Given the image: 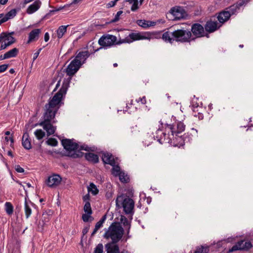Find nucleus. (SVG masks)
Here are the masks:
<instances>
[{
  "label": "nucleus",
  "instance_id": "1",
  "mask_svg": "<svg viewBox=\"0 0 253 253\" xmlns=\"http://www.w3.org/2000/svg\"><path fill=\"white\" fill-rule=\"evenodd\" d=\"M81 65L73 60L65 69V72L68 77L64 80L61 88L53 97L49 100L48 103L45 105V112L43 120L39 125L46 130L48 136L54 134L56 126L51 124V121L54 118L55 114L60 106V102L63 97L66 94L69 86L72 77L77 72Z\"/></svg>",
  "mask_w": 253,
  "mask_h": 253
},
{
  "label": "nucleus",
  "instance_id": "2",
  "mask_svg": "<svg viewBox=\"0 0 253 253\" xmlns=\"http://www.w3.org/2000/svg\"><path fill=\"white\" fill-rule=\"evenodd\" d=\"M123 234L124 229L118 223H113L105 232L104 237L107 239H111V243L114 245L121 240Z\"/></svg>",
  "mask_w": 253,
  "mask_h": 253
},
{
  "label": "nucleus",
  "instance_id": "3",
  "mask_svg": "<svg viewBox=\"0 0 253 253\" xmlns=\"http://www.w3.org/2000/svg\"><path fill=\"white\" fill-rule=\"evenodd\" d=\"M62 144L68 152L67 156L73 158L81 157L83 153L78 150L79 145L73 141V140L64 139L62 140Z\"/></svg>",
  "mask_w": 253,
  "mask_h": 253
},
{
  "label": "nucleus",
  "instance_id": "4",
  "mask_svg": "<svg viewBox=\"0 0 253 253\" xmlns=\"http://www.w3.org/2000/svg\"><path fill=\"white\" fill-rule=\"evenodd\" d=\"M129 42L130 41L128 39H120L118 41L117 38L114 35L104 34L99 39L98 43L103 47H111L115 45L120 44Z\"/></svg>",
  "mask_w": 253,
  "mask_h": 253
},
{
  "label": "nucleus",
  "instance_id": "5",
  "mask_svg": "<svg viewBox=\"0 0 253 253\" xmlns=\"http://www.w3.org/2000/svg\"><path fill=\"white\" fill-rule=\"evenodd\" d=\"M117 207L123 206L126 213L129 214L133 212L134 203L132 199L125 195L118 196L116 200Z\"/></svg>",
  "mask_w": 253,
  "mask_h": 253
},
{
  "label": "nucleus",
  "instance_id": "6",
  "mask_svg": "<svg viewBox=\"0 0 253 253\" xmlns=\"http://www.w3.org/2000/svg\"><path fill=\"white\" fill-rule=\"evenodd\" d=\"M173 36L176 42L181 43L190 42L192 40V33L184 28L174 31Z\"/></svg>",
  "mask_w": 253,
  "mask_h": 253
},
{
  "label": "nucleus",
  "instance_id": "7",
  "mask_svg": "<svg viewBox=\"0 0 253 253\" xmlns=\"http://www.w3.org/2000/svg\"><path fill=\"white\" fill-rule=\"evenodd\" d=\"M185 128V125L181 122H178L176 125H168L166 129L168 132V135L170 139H174V135L177 136L178 134L183 132Z\"/></svg>",
  "mask_w": 253,
  "mask_h": 253
},
{
  "label": "nucleus",
  "instance_id": "8",
  "mask_svg": "<svg viewBox=\"0 0 253 253\" xmlns=\"http://www.w3.org/2000/svg\"><path fill=\"white\" fill-rule=\"evenodd\" d=\"M170 13L173 15L174 20H178L184 18L186 13L184 9L180 6L174 7L170 10Z\"/></svg>",
  "mask_w": 253,
  "mask_h": 253
},
{
  "label": "nucleus",
  "instance_id": "9",
  "mask_svg": "<svg viewBox=\"0 0 253 253\" xmlns=\"http://www.w3.org/2000/svg\"><path fill=\"white\" fill-rule=\"evenodd\" d=\"M84 211L85 213L82 215V219L84 222H87L89 219L93 220V217L91 216L92 213V209L89 202H86L84 207Z\"/></svg>",
  "mask_w": 253,
  "mask_h": 253
},
{
  "label": "nucleus",
  "instance_id": "10",
  "mask_svg": "<svg viewBox=\"0 0 253 253\" xmlns=\"http://www.w3.org/2000/svg\"><path fill=\"white\" fill-rule=\"evenodd\" d=\"M190 31L197 38L204 36V28L200 24L195 23L193 24Z\"/></svg>",
  "mask_w": 253,
  "mask_h": 253
},
{
  "label": "nucleus",
  "instance_id": "11",
  "mask_svg": "<svg viewBox=\"0 0 253 253\" xmlns=\"http://www.w3.org/2000/svg\"><path fill=\"white\" fill-rule=\"evenodd\" d=\"M221 26L217 22V21H212L211 19L207 22L205 28L207 32L209 33H212L217 30Z\"/></svg>",
  "mask_w": 253,
  "mask_h": 253
},
{
  "label": "nucleus",
  "instance_id": "12",
  "mask_svg": "<svg viewBox=\"0 0 253 253\" xmlns=\"http://www.w3.org/2000/svg\"><path fill=\"white\" fill-rule=\"evenodd\" d=\"M251 0H240L238 1L236 3L230 6L227 9L228 11L232 14H235L240 9V7L245 4H246Z\"/></svg>",
  "mask_w": 253,
  "mask_h": 253
},
{
  "label": "nucleus",
  "instance_id": "13",
  "mask_svg": "<svg viewBox=\"0 0 253 253\" xmlns=\"http://www.w3.org/2000/svg\"><path fill=\"white\" fill-rule=\"evenodd\" d=\"M61 181V177L58 174H54L48 177L46 183L49 187H54L58 185Z\"/></svg>",
  "mask_w": 253,
  "mask_h": 253
},
{
  "label": "nucleus",
  "instance_id": "14",
  "mask_svg": "<svg viewBox=\"0 0 253 253\" xmlns=\"http://www.w3.org/2000/svg\"><path fill=\"white\" fill-rule=\"evenodd\" d=\"M13 33L6 34L2 33L0 35V42H5L10 46L15 42V39L12 36Z\"/></svg>",
  "mask_w": 253,
  "mask_h": 253
},
{
  "label": "nucleus",
  "instance_id": "15",
  "mask_svg": "<svg viewBox=\"0 0 253 253\" xmlns=\"http://www.w3.org/2000/svg\"><path fill=\"white\" fill-rule=\"evenodd\" d=\"M89 55L90 53L88 51H81L76 55L74 60H76L78 64L82 66Z\"/></svg>",
  "mask_w": 253,
  "mask_h": 253
},
{
  "label": "nucleus",
  "instance_id": "16",
  "mask_svg": "<svg viewBox=\"0 0 253 253\" xmlns=\"http://www.w3.org/2000/svg\"><path fill=\"white\" fill-rule=\"evenodd\" d=\"M41 31L39 29H35L33 30L29 34V39L27 41V43H30L36 41L39 38V35Z\"/></svg>",
  "mask_w": 253,
  "mask_h": 253
},
{
  "label": "nucleus",
  "instance_id": "17",
  "mask_svg": "<svg viewBox=\"0 0 253 253\" xmlns=\"http://www.w3.org/2000/svg\"><path fill=\"white\" fill-rule=\"evenodd\" d=\"M231 16V13L228 11H222L220 12L218 16L217 19L219 21L220 24H222L227 21Z\"/></svg>",
  "mask_w": 253,
  "mask_h": 253
},
{
  "label": "nucleus",
  "instance_id": "18",
  "mask_svg": "<svg viewBox=\"0 0 253 253\" xmlns=\"http://www.w3.org/2000/svg\"><path fill=\"white\" fill-rule=\"evenodd\" d=\"M103 162L107 164H109L111 166H114L115 165V161L112 155L108 153H104L102 157Z\"/></svg>",
  "mask_w": 253,
  "mask_h": 253
},
{
  "label": "nucleus",
  "instance_id": "19",
  "mask_svg": "<svg viewBox=\"0 0 253 253\" xmlns=\"http://www.w3.org/2000/svg\"><path fill=\"white\" fill-rule=\"evenodd\" d=\"M41 1L39 0H37L31 4L27 9V13L28 14H32L37 11L41 5Z\"/></svg>",
  "mask_w": 253,
  "mask_h": 253
},
{
  "label": "nucleus",
  "instance_id": "20",
  "mask_svg": "<svg viewBox=\"0 0 253 253\" xmlns=\"http://www.w3.org/2000/svg\"><path fill=\"white\" fill-rule=\"evenodd\" d=\"M137 24L144 29L148 28L156 25V22L151 21L145 20H138L137 21Z\"/></svg>",
  "mask_w": 253,
  "mask_h": 253
},
{
  "label": "nucleus",
  "instance_id": "21",
  "mask_svg": "<svg viewBox=\"0 0 253 253\" xmlns=\"http://www.w3.org/2000/svg\"><path fill=\"white\" fill-rule=\"evenodd\" d=\"M125 39H128L130 42H127L128 43L131 42L135 40H144V39H150V38H148L144 36H142L139 33H132L129 35L128 37L126 38Z\"/></svg>",
  "mask_w": 253,
  "mask_h": 253
},
{
  "label": "nucleus",
  "instance_id": "22",
  "mask_svg": "<svg viewBox=\"0 0 253 253\" xmlns=\"http://www.w3.org/2000/svg\"><path fill=\"white\" fill-rule=\"evenodd\" d=\"M17 11L15 9H12L7 12L4 16L0 20V24L6 22L9 19L13 18L16 15Z\"/></svg>",
  "mask_w": 253,
  "mask_h": 253
},
{
  "label": "nucleus",
  "instance_id": "23",
  "mask_svg": "<svg viewBox=\"0 0 253 253\" xmlns=\"http://www.w3.org/2000/svg\"><path fill=\"white\" fill-rule=\"evenodd\" d=\"M162 38L165 42L170 43H172L174 41H175L173 36V32L167 31L163 33Z\"/></svg>",
  "mask_w": 253,
  "mask_h": 253
},
{
  "label": "nucleus",
  "instance_id": "24",
  "mask_svg": "<svg viewBox=\"0 0 253 253\" xmlns=\"http://www.w3.org/2000/svg\"><path fill=\"white\" fill-rule=\"evenodd\" d=\"M107 253H120L119 246L117 245H112L111 243H108L105 245Z\"/></svg>",
  "mask_w": 253,
  "mask_h": 253
},
{
  "label": "nucleus",
  "instance_id": "25",
  "mask_svg": "<svg viewBox=\"0 0 253 253\" xmlns=\"http://www.w3.org/2000/svg\"><path fill=\"white\" fill-rule=\"evenodd\" d=\"M22 145L26 149L31 148V141L29 140V136L28 133H24L22 137Z\"/></svg>",
  "mask_w": 253,
  "mask_h": 253
},
{
  "label": "nucleus",
  "instance_id": "26",
  "mask_svg": "<svg viewBox=\"0 0 253 253\" xmlns=\"http://www.w3.org/2000/svg\"><path fill=\"white\" fill-rule=\"evenodd\" d=\"M85 158L87 161L93 163H97L99 161L98 155L92 153H86Z\"/></svg>",
  "mask_w": 253,
  "mask_h": 253
},
{
  "label": "nucleus",
  "instance_id": "27",
  "mask_svg": "<svg viewBox=\"0 0 253 253\" xmlns=\"http://www.w3.org/2000/svg\"><path fill=\"white\" fill-rule=\"evenodd\" d=\"M33 204L30 202L29 203L27 201L26 198H25V203H24V211L26 215V218H28L32 213V209L30 205H32Z\"/></svg>",
  "mask_w": 253,
  "mask_h": 253
},
{
  "label": "nucleus",
  "instance_id": "28",
  "mask_svg": "<svg viewBox=\"0 0 253 253\" xmlns=\"http://www.w3.org/2000/svg\"><path fill=\"white\" fill-rule=\"evenodd\" d=\"M18 51L19 50L17 48H14L4 53L3 59H8L16 57L18 54Z\"/></svg>",
  "mask_w": 253,
  "mask_h": 253
},
{
  "label": "nucleus",
  "instance_id": "29",
  "mask_svg": "<svg viewBox=\"0 0 253 253\" xmlns=\"http://www.w3.org/2000/svg\"><path fill=\"white\" fill-rule=\"evenodd\" d=\"M69 25L67 26H60L57 29V36L58 39H61L63 37L64 34L67 32V28Z\"/></svg>",
  "mask_w": 253,
  "mask_h": 253
},
{
  "label": "nucleus",
  "instance_id": "30",
  "mask_svg": "<svg viewBox=\"0 0 253 253\" xmlns=\"http://www.w3.org/2000/svg\"><path fill=\"white\" fill-rule=\"evenodd\" d=\"M237 250H245L244 241L238 242L237 244L232 247L229 251L232 252Z\"/></svg>",
  "mask_w": 253,
  "mask_h": 253
},
{
  "label": "nucleus",
  "instance_id": "31",
  "mask_svg": "<svg viewBox=\"0 0 253 253\" xmlns=\"http://www.w3.org/2000/svg\"><path fill=\"white\" fill-rule=\"evenodd\" d=\"M209 251L208 247L203 246L197 247L193 253H208Z\"/></svg>",
  "mask_w": 253,
  "mask_h": 253
},
{
  "label": "nucleus",
  "instance_id": "32",
  "mask_svg": "<svg viewBox=\"0 0 253 253\" xmlns=\"http://www.w3.org/2000/svg\"><path fill=\"white\" fill-rule=\"evenodd\" d=\"M5 207L6 213L9 215L12 214L13 212V207L12 205L9 202H6L5 204Z\"/></svg>",
  "mask_w": 253,
  "mask_h": 253
},
{
  "label": "nucleus",
  "instance_id": "33",
  "mask_svg": "<svg viewBox=\"0 0 253 253\" xmlns=\"http://www.w3.org/2000/svg\"><path fill=\"white\" fill-rule=\"evenodd\" d=\"M34 134L36 138L39 140L42 139L45 136V132L41 129H37L35 131Z\"/></svg>",
  "mask_w": 253,
  "mask_h": 253
},
{
  "label": "nucleus",
  "instance_id": "34",
  "mask_svg": "<svg viewBox=\"0 0 253 253\" xmlns=\"http://www.w3.org/2000/svg\"><path fill=\"white\" fill-rule=\"evenodd\" d=\"M88 191L91 192L93 195H95L98 193V190L93 183H91L89 184V186L88 187Z\"/></svg>",
  "mask_w": 253,
  "mask_h": 253
},
{
  "label": "nucleus",
  "instance_id": "35",
  "mask_svg": "<svg viewBox=\"0 0 253 253\" xmlns=\"http://www.w3.org/2000/svg\"><path fill=\"white\" fill-rule=\"evenodd\" d=\"M198 112V108L196 107L193 110V115L196 118H198L199 120H201L204 118V115L202 113Z\"/></svg>",
  "mask_w": 253,
  "mask_h": 253
},
{
  "label": "nucleus",
  "instance_id": "36",
  "mask_svg": "<svg viewBox=\"0 0 253 253\" xmlns=\"http://www.w3.org/2000/svg\"><path fill=\"white\" fill-rule=\"evenodd\" d=\"M139 132V130L137 126L131 127L129 130V133L131 136L137 135Z\"/></svg>",
  "mask_w": 253,
  "mask_h": 253
},
{
  "label": "nucleus",
  "instance_id": "37",
  "mask_svg": "<svg viewBox=\"0 0 253 253\" xmlns=\"http://www.w3.org/2000/svg\"><path fill=\"white\" fill-rule=\"evenodd\" d=\"M119 179L122 182L126 183L128 180V177L127 175H126L124 172H121L119 173Z\"/></svg>",
  "mask_w": 253,
  "mask_h": 253
},
{
  "label": "nucleus",
  "instance_id": "38",
  "mask_svg": "<svg viewBox=\"0 0 253 253\" xmlns=\"http://www.w3.org/2000/svg\"><path fill=\"white\" fill-rule=\"evenodd\" d=\"M46 143L48 145L52 146H57V145L58 144V141L55 138H49L46 141Z\"/></svg>",
  "mask_w": 253,
  "mask_h": 253
},
{
  "label": "nucleus",
  "instance_id": "39",
  "mask_svg": "<svg viewBox=\"0 0 253 253\" xmlns=\"http://www.w3.org/2000/svg\"><path fill=\"white\" fill-rule=\"evenodd\" d=\"M103 246L102 244H99L95 249L94 253H103Z\"/></svg>",
  "mask_w": 253,
  "mask_h": 253
},
{
  "label": "nucleus",
  "instance_id": "40",
  "mask_svg": "<svg viewBox=\"0 0 253 253\" xmlns=\"http://www.w3.org/2000/svg\"><path fill=\"white\" fill-rule=\"evenodd\" d=\"M138 0H134L133 3L132 4V6L131 7V10L133 11L136 10L138 8Z\"/></svg>",
  "mask_w": 253,
  "mask_h": 253
},
{
  "label": "nucleus",
  "instance_id": "41",
  "mask_svg": "<svg viewBox=\"0 0 253 253\" xmlns=\"http://www.w3.org/2000/svg\"><path fill=\"white\" fill-rule=\"evenodd\" d=\"M121 172H122L120 171V168L118 166L114 167L112 169V173L114 174L119 175V173Z\"/></svg>",
  "mask_w": 253,
  "mask_h": 253
},
{
  "label": "nucleus",
  "instance_id": "42",
  "mask_svg": "<svg viewBox=\"0 0 253 253\" xmlns=\"http://www.w3.org/2000/svg\"><path fill=\"white\" fill-rule=\"evenodd\" d=\"M245 250H248L252 247V244L250 242H245L244 241Z\"/></svg>",
  "mask_w": 253,
  "mask_h": 253
},
{
  "label": "nucleus",
  "instance_id": "43",
  "mask_svg": "<svg viewBox=\"0 0 253 253\" xmlns=\"http://www.w3.org/2000/svg\"><path fill=\"white\" fill-rule=\"evenodd\" d=\"M121 221L122 222V223H123V224L125 226H127V225L129 226V222L126 217H125L124 216H122L121 217Z\"/></svg>",
  "mask_w": 253,
  "mask_h": 253
},
{
  "label": "nucleus",
  "instance_id": "44",
  "mask_svg": "<svg viewBox=\"0 0 253 253\" xmlns=\"http://www.w3.org/2000/svg\"><path fill=\"white\" fill-rule=\"evenodd\" d=\"M123 13V11H119L115 16L114 19L113 20V22H117L119 20L120 16Z\"/></svg>",
  "mask_w": 253,
  "mask_h": 253
},
{
  "label": "nucleus",
  "instance_id": "45",
  "mask_svg": "<svg viewBox=\"0 0 253 253\" xmlns=\"http://www.w3.org/2000/svg\"><path fill=\"white\" fill-rule=\"evenodd\" d=\"M15 169L17 172L22 173L24 171V169L19 165H16L15 166Z\"/></svg>",
  "mask_w": 253,
  "mask_h": 253
},
{
  "label": "nucleus",
  "instance_id": "46",
  "mask_svg": "<svg viewBox=\"0 0 253 253\" xmlns=\"http://www.w3.org/2000/svg\"><path fill=\"white\" fill-rule=\"evenodd\" d=\"M8 67V64H3L0 65V73H2L6 70Z\"/></svg>",
  "mask_w": 253,
  "mask_h": 253
},
{
  "label": "nucleus",
  "instance_id": "47",
  "mask_svg": "<svg viewBox=\"0 0 253 253\" xmlns=\"http://www.w3.org/2000/svg\"><path fill=\"white\" fill-rule=\"evenodd\" d=\"M116 3H115V1H114V0L111 1L106 4V7L107 8H111L114 6L116 5Z\"/></svg>",
  "mask_w": 253,
  "mask_h": 253
},
{
  "label": "nucleus",
  "instance_id": "48",
  "mask_svg": "<svg viewBox=\"0 0 253 253\" xmlns=\"http://www.w3.org/2000/svg\"><path fill=\"white\" fill-rule=\"evenodd\" d=\"M89 199H90V196H89V194H86L83 198V201L85 202V203L86 202H89Z\"/></svg>",
  "mask_w": 253,
  "mask_h": 253
},
{
  "label": "nucleus",
  "instance_id": "49",
  "mask_svg": "<svg viewBox=\"0 0 253 253\" xmlns=\"http://www.w3.org/2000/svg\"><path fill=\"white\" fill-rule=\"evenodd\" d=\"M136 101L137 102H141V103L142 104H145L146 103V98L145 96H143V97L142 98H139V99L137 100H136Z\"/></svg>",
  "mask_w": 253,
  "mask_h": 253
},
{
  "label": "nucleus",
  "instance_id": "50",
  "mask_svg": "<svg viewBox=\"0 0 253 253\" xmlns=\"http://www.w3.org/2000/svg\"><path fill=\"white\" fill-rule=\"evenodd\" d=\"M9 46L7 45V44L5 42H1V45H0V50L5 49L7 47Z\"/></svg>",
  "mask_w": 253,
  "mask_h": 253
},
{
  "label": "nucleus",
  "instance_id": "51",
  "mask_svg": "<svg viewBox=\"0 0 253 253\" xmlns=\"http://www.w3.org/2000/svg\"><path fill=\"white\" fill-rule=\"evenodd\" d=\"M79 149V150H85V151H90V148L88 147V146H82L80 147V148H78Z\"/></svg>",
  "mask_w": 253,
  "mask_h": 253
},
{
  "label": "nucleus",
  "instance_id": "52",
  "mask_svg": "<svg viewBox=\"0 0 253 253\" xmlns=\"http://www.w3.org/2000/svg\"><path fill=\"white\" fill-rule=\"evenodd\" d=\"M102 221H99L96 223L95 227L98 229L102 226Z\"/></svg>",
  "mask_w": 253,
  "mask_h": 253
},
{
  "label": "nucleus",
  "instance_id": "53",
  "mask_svg": "<svg viewBox=\"0 0 253 253\" xmlns=\"http://www.w3.org/2000/svg\"><path fill=\"white\" fill-rule=\"evenodd\" d=\"M41 50V49H39V50L34 53V57H33V60L34 61L35 60H36L37 59V58L38 57V56H39V53L40 52Z\"/></svg>",
  "mask_w": 253,
  "mask_h": 253
},
{
  "label": "nucleus",
  "instance_id": "54",
  "mask_svg": "<svg viewBox=\"0 0 253 253\" xmlns=\"http://www.w3.org/2000/svg\"><path fill=\"white\" fill-rule=\"evenodd\" d=\"M5 140L7 142H8L9 140H10V142H11V144L13 143V142H14L13 139V138H12V137H8V136H6V137H5Z\"/></svg>",
  "mask_w": 253,
  "mask_h": 253
},
{
  "label": "nucleus",
  "instance_id": "55",
  "mask_svg": "<svg viewBox=\"0 0 253 253\" xmlns=\"http://www.w3.org/2000/svg\"><path fill=\"white\" fill-rule=\"evenodd\" d=\"M89 229V227H86L84 228L83 229V232H82L83 235L86 234L88 232Z\"/></svg>",
  "mask_w": 253,
  "mask_h": 253
},
{
  "label": "nucleus",
  "instance_id": "56",
  "mask_svg": "<svg viewBox=\"0 0 253 253\" xmlns=\"http://www.w3.org/2000/svg\"><path fill=\"white\" fill-rule=\"evenodd\" d=\"M44 39L45 42H47L49 40V35L48 33H46L44 34Z\"/></svg>",
  "mask_w": 253,
  "mask_h": 253
},
{
  "label": "nucleus",
  "instance_id": "57",
  "mask_svg": "<svg viewBox=\"0 0 253 253\" xmlns=\"http://www.w3.org/2000/svg\"><path fill=\"white\" fill-rule=\"evenodd\" d=\"M8 1V0H0V4L1 5L5 4Z\"/></svg>",
  "mask_w": 253,
  "mask_h": 253
},
{
  "label": "nucleus",
  "instance_id": "58",
  "mask_svg": "<svg viewBox=\"0 0 253 253\" xmlns=\"http://www.w3.org/2000/svg\"><path fill=\"white\" fill-rule=\"evenodd\" d=\"M98 228H96L95 227V228L94 229L92 233H91V236H94L96 233L97 232V231H98Z\"/></svg>",
  "mask_w": 253,
  "mask_h": 253
},
{
  "label": "nucleus",
  "instance_id": "59",
  "mask_svg": "<svg viewBox=\"0 0 253 253\" xmlns=\"http://www.w3.org/2000/svg\"><path fill=\"white\" fill-rule=\"evenodd\" d=\"M134 1V0H126V2H128L129 4H132L133 2V1Z\"/></svg>",
  "mask_w": 253,
  "mask_h": 253
},
{
  "label": "nucleus",
  "instance_id": "60",
  "mask_svg": "<svg viewBox=\"0 0 253 253\" xmlns=\"http://www.w3.org/2000/svg\"><path fill=\"white\" fill-rule=\"evenodd\" d=\"M82 0H74L73 1V3H78L81 1Z\"/></svg>",
  "mask_w": 253,
  "mask_h": 253
},
{
  "label": "nucleus",
  "instance_id": "61",
  "mask_svg": "<svg viewBox=\"0 0 253 253\" xmlns=\"http://www.w3.org/2000/svg\"><path fill=\"white\" fill-rule=\"evenodd\" d=\"M105 219H106V217H105V216H104L102 218V219H101L99 221H102V223H103V222H104V220H105Z\"/></svg>",
  "mask_w": 253,
  "mask_h": 253
},
{
  "label": "nucleus",
  "instance_id": "62",
  "mask_svg": "<svg viewBox=\"0 0 253 253\" xmlns=\"http://www.w3.org/2000/svg\"><path fill=\"white\" fill-rule=\"evenodd\" d=\"M14 72H15V71H14V70L13 69H11L9 70V73H11V74H13Z\"/></svg>",
  "mask_w": 253,
  "mask_h": 253
},
{
  "label": "nucleus",
  "instance_id": "63",
  "mask_svg": "<svg viewBox=\"0 0 253 253\" xmlns=\"http://www.w3.org/2000/svg\"><path fill=\"white\" fill-rule=\"evenodd\" d=\"M10 134V132L9 131H7L5 132V134L6 135H9Z\"/></svg>",
  "mask_w": 253,
  "mask_h": 253
},
{
  "label": "nucleus",
  "instance_id": "64",
  "mask_svg": "<svg viewBox=\"0 0 253 253\" xmlns=\"http://www.w3.org/2000/svg\"><path fill=\"white\" fill-rule=\"evenodd\" d=\"M8 155L9 156H10L12 157V152H11V151H9L8 152Z\"/></svg>",
  "mask_w": 253,
  "mask_h": 253
}]
</instances>
